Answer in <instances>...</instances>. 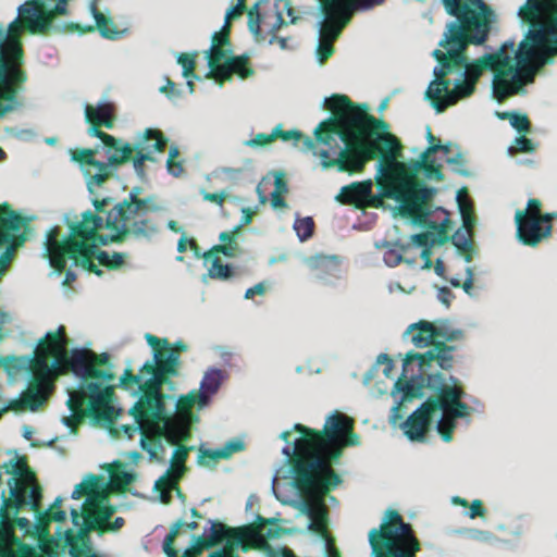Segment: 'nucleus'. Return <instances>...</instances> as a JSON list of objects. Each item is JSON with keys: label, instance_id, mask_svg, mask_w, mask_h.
<instances>
[{"label": "nucleus", "instance_id": "obj_52", "mask_svg": "<svg viewBox=\"0 0 557 557\" xmlns=\"http://www.w3.org/2000/svg\"><path fill=\"white\" fill-rule=\"evenodd\" d=\"M196 55V53H181L177 58L178 64H181L183 67V76L186 78L197 77L195 75Z\"/></svg>", "mask_w": 557, "mask_h": 557}, {"label": "nucleus", "instance_id": "obj_33", "mask_svg": "<svg viewBox=\"0 0 557 557\" xmlns=\"http://www.w3.org/2000/svg\"><path fill=\"white\" fill-rule=\"evenodd\" d=\"M144 140L145 146L150 150V156H153L154 152H163L168 144V138L156 128H146L134 146H139Z\"/></svg>", "mask_w": 557, "mask_h": 557}, {"label": "nucleus", "instance_id": "obj_13", "mask_svg": "<svg viewBox=\"0 0 557 557\" xmlns=\"http://www.w3.org/2000/svg\"><path fill=\"white\" fill-rule=\"evenodd\" d=\"M451 385L446 383L444 375H436L429 379L428 383H423V393L430 389L436 393V403H444L445 406L438 407V411L443 412L442 418L438 420L436 429L445 442L453 440V434L456 429V419L465 418L470 414L471 408L461 399L466 393L459 385L456 377L450 376Z\"/></svg>", "mask_w": 557, "mask_h": 557}, {"label": "nucleus", "instance_id": "obj_6", "mask_svg": "<svg viewBox=\"0 0 557 557\" xmlns=\"http://www.w3.org/2000/svg\"><path fill=\"white\" fill-rule=\"evenodd\" d=\"M67 345L65 326L60 325L54 332H47L34 350L30 380L37 385L45 403L53 393L55 381L70 372L82 379L79 385L88 384L90 379L103 382L114 380L109 354L78 348L69 351Z\"/></svg>", "mask_w": 557, "mask_h": 557}, {"label": "nucleus", "instance_id": "obj_15", "mask_svg": "<svg viewBox=\"0 0 557 557\" xmlns=\"http://www.w3.org/2000/svg\"><path fill=\"white\" fill-rule=\"evenodd\" d=\"M382 2L383 0H323L321 9L324 21L320 28V38L335 41L350 22L355 10L371 9Z\"/></svg>", "mask_w": 557, "mask_h": 557}, {"label": "nucleus", "instance_id": "obj_7", "mask_svg": "<svg viewBox=\"0 0 557 557\" xmlns=\"http://www.w3.org/2000/svg\"><path fill=\"white\" fill-rule=\"evenodd\" d=\"M405 334L411 335L410 341L417 348H431L424 354L409 352L404 359L401 374L392 391L396 403L389 418L393 423L403 418L408 403L424 397L423 383H428L430 377L443 375L431 372L434 362L446 371L453 369L455 362L456 346L435 341L434 323L421 320L410 324Z\"/></svg>", "mask_w": 557, "mask_h": 557}, {"label": "nucleus", "instance_id": "obj_34", "mask_svg": "<svg viewBox=\"0 0 557 557\" xmlns=\"http://www.w3.org/2000/svg\"><path fill=\"white\" fill-rule=\"evenodd\" d=\"M184 523L182 520H177L172 527L169 534L165 536L163 542V552L168 557H196V554L191 548L186 549L182 556H178L177 550L174 548V542L180 531L183 529Z\"/></svg>", "mask_w": 557, "mask_h": 557}, {"label": "nucleus", "instance_id": "obj_30", "mask_svg": "<svg viewBox=\"0 0 557 557\" xmlns=\"http://www.w3.org/2000/svg\"><path fill=\"white\" fill-rule=\"evenodd\" d=\"M66 543L70 546V554L75 552L78 557H88L96 555L90 545V539L88 536V530L81 529L79 532L75 535L72 532L66 533Z\"/></svg>", "mask_w": 557, "mask_h": 557}, {"label": "nucleus", "instance_id": "obj_5", "mask_svg": "<svg viewBox=\"0 0 557 557\" xmlns=\"http://www.w3.org/2000/svg\"><path fill=\"white\" fill-rule=\"evenodd\" d=\"M443 150L448 151L447 146L432 145L422 153L421 160H411L408 162L403 180L397 181L393 188L391 197L398 202L397 211L401 218L408 219L412 224L425 227V232H421L412 236V240L420 247H423L422 257L430 264V248L434 245H442L448 240L446 234V225L449 220L446 218L442 223L432 221L430 218L433 213V197L435 189L429 187L418 176L420 171H424L429 178L443 181L444 174L442 165L436 164L431 154Z\"/></svg>", "mask_w": 557, "mask_h": 557}, {"label": "nucleus", "instance_id": "obj_53", "mask_svg": "<svg viewBox=\"0 0 557 557\" xmlns=\"http://www.w3.org/2000/svg\"><path fill=\"white\" fill-rule=\"evenodd\" d=\"M111 199L110 198H103V199H95L92 201V205L95 207V212L90 211L94 215H98V216H101L102 218V221H103V227L102 230H106V226L104 224L107 223V220H108V214L113 212L116 207L121 203H116L112 209L110 210H107V206L110 203Z\"/></svg>", "mask_w": 557, "mask_h": 557}, {"label": "nucleus", "instance_id": "obj_37", "mask_svg": "<svg viewBox=\"0 0 557 557\" xmlns=\"http://www.w3.org/2000/svg\"><path fill=\"white\" fill-rule=\"evenodd\" d=\"M181 476V473H177L176 471L169 469L166 473L156 482V488L160 491L161 498L164 503L170 502V492L173 488L177 487V483Z\"/></svg>", "mask_w": 557, "mask_h": 557}, {"label": "nucleus", "instance_id": "obj_41", "mask_svg": "<svg viewBox=\"0 0 557 557\" xmlns=\"http://www.w3.org/2000/svg\"><path fill=\"white\" fill-rule=\"evenodd\" d=\"M135 154L131 156L133 166L137 174L141 175L145 172V162L154 161L153 156H150V150L145 146V140L139 146H133Z\"/></svg>", "mask_w": 557, "mask_h": 557}, {"label": "nucleus", "instance_id": "obj_32", "mask_svg": "<svg viewBox=\"0 0 557 557\" xmlns=\"http://www.w3.org/2000/svg\"><path fill=\"white\" fill-rule=\"evenodd\" d=\"M115 512V507L111 505L98 506L90 515L86 517V530L97 531L100 530L110 521Z\"/></svg>", "mask_w": 557, "mask_h": 557}, {"label": "nucleus", "instance_id": "obj_11", "mask_svg": "<svg viewBox=\"0 0 557 557\" xmlns=\"http://www.w3.org/2000/svg\"><path fill=\"white\" fill-rule=\"evenodd\" d=\"M67 407L72 414L65 417V425L75 429L85 417L96 422L112 424L120 414L112 401L114 391L112 386L101 383H88L79 385L69 393Z\"/></svg>", "mask_w": 557, "mask_h": 557}, {"label": "nucleus", "instance_id": "obj_59", "mask_svg": "<svg viewBox=\"0 0 557 557\" xmlns=\"http://www.w3.org/2000/svg\"><path fill=\"white\" fill-rule=\"evenodd\" d=\"M512 150L516 152H533L535 150V146L531 139L525 136H520L516 138Z\"/></svg>", "mask_w": 557, "mask_h": 557}, {"label": "nucleus", "instance_id": "obj_40", "mask_svg": "<svg viewBox=\"0 0 557 557\" xmlns=\"http://www.w3.org/2000/svg\"><path fill=\"white\" fill-rule=\"evenodd\" d=\"M227 51L223 49V47H218L216 45H212L210 49V54L208 57V65L210 67L209 75H212L216 79H219L222 67L226 59Z\"/></svg>", "mask_w": 557, "mask_h": 557}, {"label": "nucleus", "instance_id": "obj_50", "mask_svg": "<svg viewBox=\"0 0 557 557\" xmlns=\"http://www.w3.org/2000/svg\"><path fill=\"white\" fill-rule=\"evenodd\" d=\"M370 545L374 557H383V522L369 534Z\"/></svg>", "mask_w": 557, "mask_h": 557}, {"label": "nucleus", "instance_id": "obj_21", "mask_svg": "<svg viewBox=\"0 0 557 557\" xmlns=\"http://www.w3.org/2000/svg\"><path fill=\"white\" fill-rule=\"evenodd\" d=\"M445 401L442 406H445ZM441 403H436V393L429 396L401 424L405 435L411 441H423L429 432Z\"/></svg>", "mask_w": 557, "mask_h": 557}, {"label": "nucleus", "instance_id": "obj_48", "mask_svg": "<svg viewBox=\"0 0 557 557\" xmlns=\"http://www.w3.org/2000/svg\"><path fill=\"white\" fill-rule=\"evenodd\" d=\"M294 228L299 239L305 242L313 235L314 222L310 216L297 219L294 223Z\"/></svg>", "mask_w": 557, "mask_h": 557}, {"label": "nucleus", "instance_id": "obj_60", "mask_svg": "<svg viewBox=\"0 0 557 557\" xmlns=\"http://www.w3.org/2000/svg\"><path fill=\"white\" fill-rule=\"evenodd\" d=\"M457 201H458V207H459V211H460L461 215H462V209L467 213L473 212V205H472L471 200L468 198L466 188H462L458 191Z\"/></svg>", "mask_w": 557, "mask_h": 557}, {"label": "nucleus", "instance_id": "obj_18", "mask_svg": "<svg viewBox=\"0 0 557 557\" xmlns=\"http://www.w3.org/2000/svg\"><path fill=\"white\" fill-rule=\"evenodd\" d=\"M257 528L240 527L228 528L221 522H212L210 535L207 536L210 544L215 546L225 541L224 546L216 552L211 553L208 557H239L236 553L238 548L243 552L249 550L248 542L255 540Z\"/></svg>", "mask_w": 557, "mask_h": 557}, {"label": "nucleus", "instance_id": "obj_51", "mask_svg": "<svg viewBox=\"0 0 557 557\" xmlns=\"http://www.w3.org/2000/svg\"><path fill=\"white\" fill-rule=\"evenodd\" d=\"M188 451L189 449L187 447L178 445L177 448L174 450L172 457V465L170 469L183 475L185 471V462L188 457Z\"/></svg>", "mask_w": 557, "mask_h": 557}, {"label": "nucleus", "instance_id": "obj_14", "mask_svg": "<svg viewBox=\"0 0 557 557\" xmlns=\"http://www.w3.org/2000/svg\"><path fill=\"white\" fill-rule=\"evenodd\" d=\"M518 15L529 26V38L557 55V0H527Z\"/></svg>", "mask_w": 557, "mask_h": 557}, {"label": "nucleus", "instance_id": "obj_29", "mask_svg": "<svg viewBox=\"0 0 557 557\" xmlns=\"http://www.w3.org/2000/svg\"><path fill=\"white\" fill-rule=\"evenodd\" d=\"M247 527L257 528L256 530L258 535L255 540L248 542L247 545H249V549L252 547H260L267 540L280 536L278 525L271 520L259 517L256 523L248 524Z\"/></svg>", "mask_w": 557, "mask_h": 557}, {"label": "nucleus", "instance_id": "obj_61", "mask_svg": "<svg viewBox=\"0 0 557 557\" xmlns=\"http://www.w3.org/2000/svg\"><path fill=\"white\" fill-rule=\"evenodd\" d=\"M245 11L246 0H237V4L232 7L225 15L226 24L231 23L232 20H235L243 15Z\"/></svg>", "mask_w": 557, "mask_h": 557}, {"label": "nucleus", "instance_id": "obj_22", "mask_svg": "<svg viewBox=\"0 0 557 557\" xmlns=\"http://www.w3.org/2000/svg\"><path fill=\"white\" fill-rule=\"evenodd\" d=\"M85 119L90 125L87 133L90 137L99 138L104 147H113L116 138L103 131L101 127L113 128L115 122L114 106L110 102L99 103L97 106H85Z\"/></svg>", "mask_w": 557, "mask_h": 557}, {"label": "nucleus", "instance_id": "obj_27", "mask_svg": "<svg viewBox=\"0 0 557 557\" xmlns=\"http://www.w3.org/2000/svg\"><path fill=\"white\" fill-rule=\"evenodd\" d=\"M221 70L222 73L219 77L221 83L231 79L234 74L238 75L240 78H248L253 74L247 55L232 57L225 60Z\"/></svg>", "mask_w": 557, "mask_h": 557}, {"label": "nucleus", "instance_id": "obj_4", "mask_svg": "<svg viewBox=\"0 0 557 557\" xmlns=\"http://www.w3.org/2000/svg\"><path fill=\"white\" fill-rule=\"evenodd\" d=\"M149 211V200L138 197L136 190H132L128 198L121 201L116 209L108 214L106 230L101 234L103 221L101 216L94 215L90 210L82 214V220L70 225L69 236L60 239V228L54 226L46 236V256L51 267L59 273L65 271L66 261L73 260L75 265L101 276L103 271L94 263L96 259L99 265L108 270H119L127 258L125 252L110 255L98 248L99 245L123 243L129 234L135 236H150L158 231L156 223L146 216Z\"/></svg>", "mask_w": 557, "mask_h": 557}, {"label": "nucleus", "instance_id": "obj_63", "mask_svg": "<svg viewBox=\"0 0 557 557\" xmlns=\"http://www.w3.org/2000/svg\"><path fill=\"white\" fill-rule=\"evenodd\" d=\"M125 524V520L122 517H116L113 521H109L103 529L100 530V535L106 532H116L121 530Z\"/></svg>", "mask_w": 557, "mask_h": 557}, {"label": "nucleus", "instance_id": "obj_43", "mask_svg": "<svg viewBox=\"0 0 557 557\" xmlns=\"http://www.w3.org/2000/svg\"><path fill=\"white\" fill-rule=\"evenodd\" d=\"M94 17L96 20V27L100 32V34L106 37L113 39L117 35L115 26L111 18L107 17L104 14L99 12L96 8H94Z\"/></svg>", "mask_w": 557, "mask_h": 557}, {"label": "nucleus", "instance_id": "obj_57", "mask_svg": "<svg viewBox=\"0 0 557 557\" xmlns=\"http://www.w3.org/2000/svg\"><path fill=\"white\" fill-rule=\"evenodd\" d=\"M220 459H224L220 448L201 450L200 462L205 466H211Z\"/></svg>", "mask_w": 557, "mask_h": 557}, {"label": "nucleus", "instance_id": "obj_23", "mask_svg": "<svg viewBox=\"0 0 557 557\" xmlns=\"http://www.w3.org/2000/svg\"><path fill=\"white\" fill-rule=\"evenodd\" d=\"M94 149H75L71 151L72 160L78 162L84 168V174L87 178V185L90 190L92 187H100L108 180L109 165L95 159Z\"/></svg>", "mask_w": 557, "mask_h": 557}, {"label": "nucleus", "instance_id": "obj_36", "mask_svg": "<svg viewBox=\"0 0 557 557\" xmlns=\"http://www.w3.org/2000/svg\"><path fill=\"white\" fill-rule=\"evenodd\" d=\"M223 380V371L220 369L208 370L200 383V388L197 392H203L208 399L211 395L215 394L221 386Z\"/></svg>", "mask_w": 557, "mask_h": 557}, {"label": "nucleus", "instance_id": "obj_49", "mask_svg": "<svg viewBox=\"0 0 557 557\" xmlns=\"http://www.w3.org/2000/svg\"><path fill=\"white\" fill-rule=\"evenodd\" d=\"M62 499L58 497L50 506L46 515L40 519L41 522H63L66 519V513L61 509Z\"/></svg>", "mask_w": 557, "mask_h": 557}, {"label": "nucleus", "instance_id": "obj_64", "mask_svg": "<svg viewBox=\"0 0 557 557\" xmlns=\"http://www.w3.org/2000/svg\"><path fill=\"white\" fill-rule=\"evenodd\" d=\"M210 547H213L209 540L207 539V535H200L196 537L194 545L190 547L196 555L201 554L203 549H208Z\"/></svg>", "mask_w": 557, "mask_h": 557}, {"label": "nucleus", "instance_id": "obj_45", "mask_svg": "<svg viewBox=\"0 0 557 557\" xmlns=\"http://www.w3.org/2000/svg\"><path fill=\"white\" fill-rule=\"evenodd\" d=\"M500 119L508 120L510 125L517 129L519 133H529L531 129V123L525 114L517 113V112H504L500 115Z\"/></svg>", "mask_w": 557, "mask_h": 557}, {"label": "nucleus", "instance_id": "obj_62", "mask_svg": "<svg viewBox=\"0 0 557 557\" xmlns=\"http://www.w3.org/2000/svg\"><path fill=\"white\" fill-rule=\"evenodd\" d=\"M275 140V135L272 132L271 134L259 133L252 139L249 140L250 146H265Z\"/></svg>", "mask_w": 557, "mask_h": 557}, {"label": "nucleus", "instance_id": "obj_54", "mask_svg": "<svg viewBox=\"0 0 557 557\" xmlns=\"http://www.w3.org/2000/svg\"><path fill=\"white\" fill-rule=\"evenodd\" d=\"M273 133L275 135V139L280 138L284 141H287V140H290V139H294V140H300L302 139V143H304V147L309 150V148L307 147V144H306V139L309 138L308 136H304L300 132L298 131H283L281 128V126H276L274 129H273ZM310 151L313 152V149H310Z\"/></svg>", "mask_w": 557, "mask_h": 557}, {"label": "nucleus", "instance_id": "obj_56", "mask_svg": "<svg viewBox=\"0 0 557 557\" xmlns=\"http://www.w3.org/2000/svg\"><path fill=\"white\" fill-rule=\"evenodd\" d=\"M334 41L321 39L318 46V58L320 62H325L334 53Z\"/></svg>", "mask_w": 557, "mask_h": 557}, {"label": "nucleus", "instance_id": "obj_1", "mask_svg": "<svg viewBox=\"0 0 557 557\" xmlns=\"http://www.w3.org/2000/svg\"><path fill=\"white\" fill-rule=\"evenodd\" d=\"M446 13L455 20L446 24L438 46L432 53L438 65L425 96L436 112H443L460 99L471 96L485 71H492L493 94L498 101L519 94L533 83L536 72L553 55L525 34L518 47L505 41L495 52L468 61L469 46L483 45L495 22L493 9L483 0H442Z\"/></svg>", "mask_w": 557, "mask_h": 557}, {"label": "nucleus", "instance_id": "obj_12", "mask_svg": "<svg viewBox=\"0 0 557 557\" xmlns=\"http://www.w3.org/2000/svg\"><path fill=\"white\" fill-rule=\"evenodd\" d=\"M21 16L5 32L0 26V90L22 94L28 79L24 69V49L21 40Z\"/></svg>", "mask_w": 557, "mask_h": 557}, {"label": "nucleus", "instance_id": "obj_42", "mask_svg": "<svg viewBox=\"0 0 557 557\" xmlns=\"http://www.w3.org/2000/svg\"><path fill=\"white\" fill-rule=\"evenodd\" d=\"M454 246L465 255V260L470 262L472 260V235L458 230L453 238Z\"/></svg>", "mask_w": 557, "mask_h": 557}, {"label": "nucleus", "instance_id": "obj_20", "mask_svg": "<svg viewBox=\"0 0 557 557\" xmlns=\"http://www.w3.org/2000/svg\"><path fill=\"white\" fill-rule=\"evenodd\" d=\"M18 13L24 28L30 34H45L55 15L66 13V0H60L50 11H46L39 2L29 1L20 8Z\"/></svg>", "mask_w": 557, "mask_h": 557}, {"label": "nucleus", "instance_id": "obj_3", "mask_svg": "<svg viewBox=\"0 0 557 557\" xmlns=\"http://www.w3.org/2000/svg\"><path fill=\"white\" fill-rule=\"evenodd\" d=\"M294 430L300 437L294 448L284 447L283 454L288 457L294 485L305 497V512L310 519L309 529L327 535V509L324 497L343 480L334 470L344 450L360 444L355 433V420L339 411L330 414L322 430H315L296 423Z\"/></svg>", "mask_w": 557, "mask_h": 557}, {"label": "nucleus", "instance_id": "obj_26", "mask_svg": "<svg viewBox=\"0 0 557 557\" xmlns=\"http://www.w3.org/2000/svg\"><path fill=\"white\" fill-rule=\"evenodd\" d=\"M108 154V180L114 175L116 168L131 160V156L134 153L133 145L128 143H122L121 139L116 138V144L113 147H106Z\"/></svg>", "mask_w": 557, "mask_h": 557}, {"label": "nucleus", "instance_id": "obj_44", "mask_svg": "<svg viewBox=\"0 0 557 557\" xmlns=\"http://www.w3.org/2000/svg\"><path fill=\"white\" fill-rule=\"evenodd\" d=\"M26 503L25 505H29L30 509L35 512H39L40 510V502H41V487L36 482V475L34 474V480L29 482L25 492Z\"/></svg>", "mask_w": 557, "mask_h": 557}, {"label": "nucleus", "instance_id": "obj_17", "mask_svg": "<svg viewBox=\"0 0 557 557\" xmlns=\"http://www.w3.org/2000/svg\"><path fill=\"white\" fill-rule=\"evenodd\" d=\"M543 203L537 198H531L523 210L515 213L517 238L524 246L536 247L553 234V225H543L539 218Z\"/></svg>", "mask_w": 557, "mask_h": 557}, {"label": "nucleus", "instance_id": "obj_16", "mask_svg": "<svg viewBox=\"0 0 557 557\" xmlns=\"http://www.w3.org/2000/svg\"><path fill=\"white\" fill-rule=\"evenodd\" d=\"M419 550L411 524L397 510H385V557H416Z\"/></svg>", "mask_w": 557, "mask_h": 557}, {"label": "nucleus", "instance_id": "obj_31", "mask_svg": "<svg viewBox=\"0 0 557 557\" xmlns=\"http://www.w3.org/2000/svg\"><path fill=\"white\" fill-rule=\"evenodd\" d=\"M24 106L22 94L0 90V119L9 113L20 110ZM7 157L3 149L0 147V160Z\"/></svg>", "mask_w": 557, "mask_h": 557}, {"label": "nucleus", "instance_id": "obj_19", "mask_svg": "<svg viewBox=\"0 0 557 557\" xmlns=\"http://www.w3.org/2000/svg\"><path fill=\"white\" fill-rule=\"evenodd\" d=\"M404 146L398 137L389 131V124L385 122L384 134V175H385V199L391 197L397 181H401L408 163L400 161Z\"/></svg>", "mask_w": 557, "mask_h": 557}, {"label": "nucleus", "instance_id": "obj_25", "mask_svg": "<svg viewBox=\"0 0 557 557\" xmlns=\"http://www.w3.org/2000/svg\"><path fill=\"white\" fill-rule=\"evenodd\" d=\"M45 404V398L39 394L37 389V385L29 380L28 385L24 392H22L21 397L17 399H12L9 404L0 409V419L2 416L9 410L12 411H36Z\"/></svg>", "mask_w": 557, "mask_h": 557}, {"label": "nucleus", "instance_id": "obj_55", "mask_svg": "<svg viewBox=\"0 0 557 557\" xmlns=\"http://www.w3.org/2000/svg\"><path fill=\"white\" fill-rule=\"evenodd\" d=\"M248 15V27L251 33L258 35L260 33L261 15L259 12V4L256 3L247 12Z\"/></svg>", "mask_w": 557, "mask_h": 557}, {"label": "nucleus", "instance_id": "obj_39", "mask_svg": "<svg viewBox=\"0 0 557 557\" xmlns=\"http://www.w3.org/2000/svg\"><path fill=\"white\" fill-rule=\"evenodd\" d=\"M111 484L114 490L125 492L127 486L135 481V474L125 470L123 463L119 462L117 468L110 474Z\"/></svg>", "mask_w": 557, "mask_h": 557}, {"label": "nucleus", "instance_id": "obj_38", "mask_svg": "<svg viewBox=\"0 0 557 557\" xmlns=\"http://www.w3.org/2000/svg\"><path fill=\"white\" fill-rule=\"evenodd\" d=\"M435 341L450 343L461 341L465 337L462 330L451 329L446 321L434 324Z\"/></svg>", "mask_w": 557, "mask_h": 557}, {"label": "nucleus", "instance_id": "obj_10", "mask_svg": "<svg viewBox=\"0 0 557 557\" xmlns=\"http://www.w3.org/2000/svg\"><path fill=\"white\" fill-rule=\"evenodd\" d=\"M145 338L153 349V360L146 361L138 374L131 368L125 369L120 379V387L123 389H162L170 376L178 374L180 354L187 350V345L181 341L171 345L166 338H159L150 333H147Z\"/></svg>", "mask_w": 557, "mask_h": 557}, {"label": "nucleus", "instance_id": "obj_2", "mask_svg": "<svg viewBox=\"0 0 557 557\" xmlns=\"http://www.w3.org/2000/svg\"><path fill=\"white\" fill-rule=\"evenodd\" d=\"M324 106L334 116L318 125L315 140L306 139L322 168L352 174L361 172L369 160H376V195L371 181L354 182L343 186L335 200L357 209L383 208V120L370 115L367 104H355L346 95H333Z\"/></svg>", "mask_w": 557, "mask_h": 557}, {"label": "nucleus", "instance_id": "obj_9", "mask_svg": "<svg viewBox=\"0 0 557 557\" xmlns=\"http://www.w3.org/2000/svg\"><path fill=\"white\" fill-rule=\"evenodd\" d=\"M7 474L9 496L1 495L0 506V557H36L38 550L20 540L14 532L12 516H17L26 503V487L34 480L26 456L15 454L2 465Z\"/></svg>", "mask_w": 557, "mask_h": 557}, {"label": "nucleus", "instance_id": "obj_28", "mask_svg": "<svg viewBox=\"0 0 557 557\" xmlns=\"http://www.w3.org/2000/svg\"><path fill=\"white\" fill-rule=\"evenodd\" d=\"M243 225L239 224L231 232H222L219 239L224 243L223 245L213 246L208 252L203 255L205 259H210L214 253H222L226 257H236L239 251V245L236 240L237 234L240 232Z\"/></svg>", "mask_w": 557, "mask_h": 557}, {"label": "nucleus", "instance_id": "obj_47", "mask_svg": "<svg viewBox=\"0 0 557 557\" xmlns=\"http://www.w3.org/2000/svg\"><path fill=\"white\" fill-rule=\"evenodd\" d=\"M32 357L27 356H8L3 359V367L7 371L11 372H20L22 370H27L30 373V360Z\"/></svg>", "mask_w": 557, "mask_h": 557}, {"label": "nucleus", "instance_id": "obj_58", "mask_svg": "<svg viewBox=\"0 0 557 557\" xmlns=\"http://www.w3.org/2000/svg\"><path fill=\"white\" fill-rule=\"evenodd\" d=\"M245 444L242 440H232L227 442L221 449L224 459L230 458L234 453L244 450Z\"/></svg>", "mask_w": 557, "mask_h": 557}, {"label": "nucleus", "instance_id": "obj_35", "mask_svg": "<svg viewBox=\"0 0 557 557\" xmlns=\"http://www.w3.org/2000/svg\"><path fill=\"white\" fill-rule=\"evenodd\" d=\"M207 403L208 396L203 392L191 391L189 394L178 398L176 408L181 414L189 416L195 405L202 407Z\"/></svg>", "mask_w": 557, "mask_h": 557}, {"label": "nucleus", "instance_id": "obj_8", "mask_svg": "<svg viewBox=\"0 0 557 557\" xmlns=\"http://www.w3.org/2000/svg\"><path fill=\"white\" fill-rule=\"evenodd\" d=\"M134 394L140 393L129 413L134 417L135 424L121 425L124 434L132 438L140 433L141 448L152 454V447L162 438L171 445H178L190 436L187 420L181 417H169L165 410V396L161 389L134 387Z\"/></svg>", "mask_w": 557, "mask_h": 557}, {"label": "nucleus", "instance_id": "obj_46", "mask_svg": "<svg viewBox=\"0 0 557 557\" xmlns=\"http://www.w3.org/2000/svg\"><path fill=\"white\" fill-rule=\"evenodd\" d=\"M211 258V267L209 268V276L211 278L227 280L233 275L232 268L228 264H223L216 253Z\"/></svg>", "mask_w": 557, "mask_h": 557}, {"label": "nucleus", "instance_id": "obj_24", "mask_svg": "<svg viewBox=\"0 0 557 557\" xmlns=\"http://www.w3.org/2000/svg\"><path fill=\"white\" fill-rule=\"evenodd\" d=\"M304 263L319 280L337 276L341 268V259L337 256L323 253L308 256L304 259Z\"/></svg>", "mask_w": 557, "mask_h": 557}]
</instances>
